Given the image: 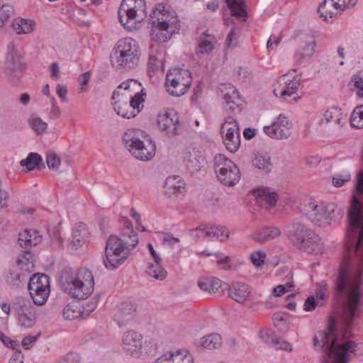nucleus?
Masks as SVG:
<instances>
[{"instance_id":"obj_1","label":"nucleus","mask_w":363,"mask_h":363,"mask_svg":"<svg viewBox=\"0 0 363 363\" xmlns=\"http://www.w3.org/2000/svg\"><path fill=\"white\" fill-rule=\"evenodd\" d=\"M139 238L135 230L123 231L119 236L111 235L106 240L104 267L113 270L122 265L138 245Z\"/></svg>"},{"instance_id":"obj_2","label":"nucleus","mask_w":363,"mask_h":363,"mask_svg":"<svg viewBox=\"0 0 363 363\" xmlns=\"http://www.w3.org/2000/svg\"><path fill=\"white\" fill-rule=\"evenodd\" d=\"M298 213L314 225L325 227L344 215L343 209L335 203L324 205L309 196L301 199L297 206Z\"/></svg>"},{"instance_id":"obj_3","label":"nucleus","mask_w":363,"mask_h":363,"mask_svg":"<svg viewBox=\"0 0 363 363\" xmlns=\"http://www.w3.org/2000/svg\"><path fill=\"white\" fill-rule=\"evenodd\" d=\"M60 281L64 291L79 300L87 298L94 289L92 272L85 268L77 272L71 268L64 269L61 273Z\"/></svg>"},{"instance_id":"obj_4","label":"nucleus","mask_w":363,"mask_h":363,"mask_svg":"<svg viewBox=\"0 0 363 363\" xmlns=\"http://www.w3.org/2000/svg\"><path fill=\"white\" fill-rule=\"evenodd\" d=\"M286 235L296 247L307 253L318 255L323 252L320 238L299 221H294L286 226Z\"/></svg>"},{"instance_id":"obj_5","label":"nucleus","mask_w":363,"mask_h":363,"mask_svg":"<svg viewBox=\"0 0 363 363\" xmlns=\"http://www.w3.org/2000/svg\"><path fill=\"white\" fill-rule=\"evenodd\" d=\"M141 55L139 45L131 38L118 40L113 48L110 59L116 69L130 70L138 66Z\"/></svg>"},{"instance_id":"obj_6","label":"nucleus","mask_w":363,"mask_h":363,"mask_svg":"<svg viewBox=\"0 0 363 363\" xmlns=\"http://www.w3.org/2000/svg\"><path fill=\"white\" fill-rule=\"evenodd\" d=\"M151 35L159 42H166L179 29V21L174 11H170L163 4L156 6L152 12Z\"/></svg>"},{"instance_id":"obj_7","label":"nucleus","mask_w":363,"mask_h":363,"mask_svg":"<svg viewBox=\"0 0 363 363\" xmlns=\"http://www.w3.org/2000/svg\"><path fill=\"white\" fill-rule=\"evenodd\" d=\"M123 143L137 160L149 161L155 155L156 147L152 139L139 129H128L123 135Z\"/></svg>"},{"instance_id":"obj_8","label":"nucleus","mask_w":363,"mask_h":363,"mask_svg":"<svg viewBox=\"0 0 363 363\" xmlns=\"http://www.w3.org/2000/svg\"><path fill=\"white\" fill-rule=\"evenodd\" d=\"M118 19L123 28L129 31L136 29L138 23L146 17L145 0H123L118 9Z\"/></svg>"},{"instance_id":"obj_9","label":"nucleus","mask_w":363,"mask_h":363,"mask_svg":"<svg viewBox=\"0 0 363 363\" xmlns=\"http://www.w3.org/2000/svg\"><path fill=\"white\" fill-rule=\"evenodd\" d=\"M214 170L218 180L225 186H233L240 181L239 169L224 155L218 154L214 157Z\"/></svg>"},{"instance_id":"obj_10","label":"nucleus","mask_w":363,"mask_h":363,"mask_svg":"<svg viewBox=\"0 0 363 363\" xmlns=\"http://www.w3.org/2000/svg\"><path fill=\"white\" fill-rule=\"evenodd\" d=\"M191 82V75L188 69L173 68L167 73V90L174 96H180L185 94L189 89Z\"/></svg>"},{"instance_id":"obj_11","label":"nucleus","mask_w":363,"mask_h":363,"mask_svg":"<svg viewBox=\"0 0 363 363\" xmlns=\"http://www.w3.org/2000/svg\"><path fill=\"white\" fill-rule=\"evenodd\" d=\"M28 289L34 304L44 305L50 294V277L45 274H35L30 278Z\"/></svg>"},{"instance_id":"obj_12","label":"nucleus","mask_w":363,"mask_h":363,"mask_svg":"<svg viewBox=\"0 0 363 363\" xmlns=\"http://www.w3.org/2000/svg\"><path fill=\"white\" fill-rule=\"evenodd\" d=\"M145 89L141 83L136 79H129L123 82L113 91L112 100L119 96L128 97V99H132V103H135L137 107L138 104H143L145 102Z\"/></svg>"},{"instance_id":"obj_13","label":"nucleus","mask_w":363,"mask_h":363,"mask_svg":"<svg viewBox=\"0 0 363 363\" xmlns=\"http://www.w3.org/2000/svg\"><path fill=\"white\" fill-rule=\"evenodd\" d=\"M38 232L35 231L33 238L30 234L29 231L25 230L23 233L18 235V243L22 248L25 250V255L19 259L18 265L22 272H31L34 269V263L30 259H32V255L29 250L33 245H36L41 241V236L38 235Z\"/></svg>"},{"instance_id":"obj_14","label":"nucleus","mask_w":363,"mask_h":363,"mask_svg":"<svg viewBox=\"0 0 363 363\" xmlns=\"http://www.w3.org/2000/svg\"><path fill=\"white\" fill-rule=\"evenodd\" d=\"M220 133L225 147L230 152H235L240 145V133L238 123L228 116L221 125Z\"/></svg>"},{"instance_id":"obj_15","label":"nucleus","mask_w":363,"mask_h":363,"mask_svg":"<svg viewBox=\"0 0 363 363\" xmlns=\"http://www.w3.org/2000/svg\"><path fill=\"white\" fill-rule=\"evenodd\" d=\"M302 83L301 75H296L291 79L289 73H287L278 79L274 85L273 92L276 96L286 100L297 92Z\"/></svg>"},{"instance_id":"obj_16","label":"nucleus","mask_w":363,"mask_h":363,"mask_svg":"<svg viewBox=\"0 0 363 363\" xmlns=\"http://www.w3.org/2000/svg\"><path fill=\"white\" fill-rule=\"evenodd\" d=\"M157 123L160 130L169 137L181 135L184 131L183 124L174 111L159 114Z\"/></svg>"},{"instance_id":"obj_17","label":"nucleus","mask_w":363,"mask_h":363,"mask_svg":"<svg viewBox=\"0 0 363 363\" xmlns=\"http://www.w3.org/2000/svg\"><path fill=\"white\" fill-rule=\"evenodd\" d=\"M291 123L284 115L280 114L271 125L264 126L263 130L266 135L272 139L283 140L290 137Z\"/></svg>"},{"instance_id":"obj_18","label":"nucleus","mask_w":363,"mask_h":363,"mask_svg":"<svg viewBox=\"0 0 363 363\" xmlns=\"http://www.w3.org/2000/svg\"><path fill=\"white\" fill-rule=\"evenodd\" d=\"M31 303L29 300L18 297L13 303V308L18 315L19 324L24 328H30L35 323V316L30 311Z\"/></svg>"},{"instance_id":"obj_19","label":"nucleus","mask_w":363,"mask_h":363,"mask_svg":"<svg viewBox=\"0 0 363 363\" xmlns=\"http://www.w3.org/2000/svg\"><path fill=\"white\" fill-rule=\"evenodd\" d=\"M122 345L126 352L132 357H138L142 353L143 336L135 330H128L123 334Z\"/></svg>"},{"instance_id":"obj_20","label":"nucleus","mask_w":363,"mask_h":363,"mask_svg":"<svg viewBox=\"0 0 363 363\" xmlns=\"http://www.w3.org/2000/svg\"><path fill=\"white\" fill-rule=\"evenodd\" d=\"M113 108L118 115L125 118H130L135 117L140 111V106L143 104H138L136 107L135 103H132V99L128 97L119 96L114 100Z\"/></svg>"},{"instance_id":"obj_21","label":"nucleus","mask_w":363,"mask_h":363,"mask_svg":"<svg viewBox=\"0 0 363 363\" xmlns=\"http://www.w3.org/2000/svg\"><path fill=\"white\" fill-rule=\"evenodd\" d=\"M205 162L202 151L196 147H187L184 152V162L191 174L198 172Z\"/></svg>"},{"instance_id":"obj_22","label":"nucleus","mask_w":363,"mask_h":363,"mask_svg":"<svg viewBox=\"0 0 363 363\" xmlns=\"http://www.w3.org/2000/svg\"><path fill=\"white\" fill-rule=\"evenodd\" d=\"M316 43L313 36L306 35L301 41L300 48L294 54L296 64L301 65L311 59L315 50Z\"/></svg>"},{"instance_id":"obj_23","label":"nucleus","mask_w":363,"mask_h":363,"mask_svg":"<svg viewBox=\"0 0 363 363\" xmlns=\"http://www.w3.org/2000/svg\"><path fill=\"white\" fill-rule=\"evenodd\" d=\"M193 355L185 350L167 351L159 357L155 363H194Z\"/></svg>"},{"instance_id":"obj_24","label":"nucleus","mask_w":363,"mask_h":363,"mask_svg":"<svg viewBox=\"0 0 363 363\" xmlns=\"http://www.w3.org/2000/svg\"><path fill=\"white\" fill-rule=\"evenodd\" d=\"M221 92L223 93V98L228 106V109L233 113H240L242 108L240 96L238 90L231 84H223L220 87Z\"/></svg>"},{"instance_id":"obj_25","label":"nucleus","mask_w":363,"mask_h":363,"mask_svg":"<svg viewBox=\"0 0 363 363\" xmlns=\"http://www.w3.org/2000/svg\"><path fill=\"white\" fill-rule=\"evenodd\" d=\"M227 289L229 297L240 304H244L251 294L250 286L242 282H233Z\"/></svg>"},{"instance_id":"obj_26","label":"nucleus","mask_w":363,"mask_h":363,"mask_svg":"<svg viewBox=\"0 0 363 363\" xmlns=\"http://www.w3.org/2000/svg\"><path fill=\"white\" fill-rule=\"evenodd\" d=\"M6 57V69L11 72H16L22 69L25 63L18 50L15 48L13 43H10L7 48Z\"/></svg>"},{"instance_id":"obj_27","label":"nucleus","mask_w":363,"mask_h":363,"mask_svg":"<svg viewBox=\"0 0 363 363\" xmlns=\"http://www.w3.org/2000/svg\"><path fill=\"white\" fill-rule=\"evenodd\" d=\"M345 0H325L318 7V11L320 17L328 21V17L332 18L337 14V10H343Z\"/></svg>"},{"instance_id":"obj_28","label":"nucleus","mask_w":363,"mask_h":363,"mask_svg":"<svg viewBox=\"0 0 363 363\" xmlns=\"http://www.w3.org/2000/svg\"><path fill=\"white\" fill-rule=\"evenodd\" d=\"M136 312V306L132 302L123 303L115 315V320L120 327L127 325L133 320Z\"/></svg>"},{"instance_id":"obj_29","label":"nucleus","mask_w":363,"mask_h":363,"mask_svg":"<svg viewBox=\"0 0 363 363\" xmlns=\"http://www.w3.org/2000/svg\"><path fill=\"white\" fill-rule=\"evenodd\" d=\"M257 203L264 208L274 206L277 201V194L267 188L257 189L254 191Z\"/></svg>"},{"instance_id":"obj_30","label":"nucleus","mask_w":363,"mask_h":363,"mask_svg":"<svg viewBox=\"0 0 363 363\" xmlns=\"http://www.w3.org/2000/svg\"><path fill=\"white\" fill-rule=\"evenodd\" d=\"M261 338L267 343L272 344L277 350L291 351V345L285 340L279 337L274 331L267 330L261 332Z\"/></svg>"},{"instance_id":"obj_31","label":"nucleus","mask_w":363,"mask_h":363,"mask_svg":"<svg viewBox=\"0 0 363 363\" xmlns=\"http://www.w3.org/2000/svg\"><path fill=\"white\" fill-rule=\"evenodd\" d=\"M88 235L89 230L86 225L84 223H79L76 226L73 231L71 247L74 250L78 249L79 247L85 243Z\"/></svg>"},{"instance_id":"obj_32","label":"nucleus","mask_w":363,"mask_h":363,"mask_svg":"<svg viewBox=\"0 0 363 363\" xmlns=\"http://www.w3.org/2000/svg\"><path fill=\"white\" fill-rule=\"evenodd\" d=\"M195 344L196 347H201L208 350L218 349L222 344V338L219 334L212 333L202 337Z\"/></svg>"},{"instance_id":"obj_33","label":"nucleus","mask_w":363,"mask_h":363,"mask_svg":"<svg viewBox=\"0 0 363 363\" xmlns=\"http://www.w3.org/2000/svg\"><path fill=\"white\" fill-rule=\"evenodd\" d=\"M280 234L281 231L279 228L270 227L255 232L252 235V238L258 242H264L278 238Z\"/></svg>"},{"instance_id":"obj_34","label":"nucleus","mask_w":363,"mask_h":363,"mask_svg":"<svg viewBox=\"0 0 363 363\" xmlns=\"http://www.w3.org/2000/svg\"><path fill=\"white\" fill-rule=\"evenodd\" d=\"M202 233H205V238L210 240H220L223 241L226 240L229 235L224 226H208L205 227L204 230H199Z\"/></svg>"},{"instance_id":"obj_35","label":"nucleus","mask_w":363,"mask_h":363,"mask_svg":"<svg viewBox=\"0 0 363 363\" xmlns=\"http://www.w3.org/2000/svg\"><path fill=\"white\" fill-rule=\"evenodd\" d=\"M184 191V184L177 180V177H168L164 185V191L169 197L179 194H183Z\"/></svg>"},{"instance_id":"obj_36","label":"nucleus","mask_w":363,"mask_h":363,"mask_svg":"<svg viewBox=\"0 0 363 363\" xmlns=\"http://www.w3.org/2000/svg\"><path fill=\"white\" fill-rule=\"evenodd\" d=\"M225 2L230 9L232 16L238 18H242L243 21L246 20L247 14L243 0H225Z\"/></svg>"},{"instance_id":"obj_37","label":"nucleus","mask_w":363,"mask_h":363,"mask_svg":"<svg viewBox=\"0 0 363 363\" xmlns=\"http://www.w3.org/2000/svg\"><path fill=\"white\" fill-rule=\"evenodd\" d=\"M213 37L206 33H203L202 36H200L198 40V45L196 50V53L199 54H208L213 49L212 40Z\"/></svg>"},{"instance_id":"obj_38","label":"nucleus","mask_w":363,"mask_h":363,"mask_svg":"<svg viewBox=\"0 0 363 363\" xmlns=\"http://www.w3.org/2000/svg\"><path fill=\"white\" fill-rule=\"evenodd\" d=\"M35 23L30 20L16 18L12 23V27L16 34H27L33 31Z\"/></svg>"},{"instance_id":"obj_39","label":"nucleus","mask_w":363,"mask_h":363,"mask_svg":"<svg viewBox=\"0 0 363 363\" xmlns=\"http://www.w3.org/2000/svg\"><path fill=\"white\" fill-rule=\"evenodd\" d=\"M342 118V113L341 112V109L337 107H331L325 111L321 121L322 122L325 121L326 123H331L340 125Z\"/></svg>"},{"instance_id":"obj_40","label":"nucleus","mask_w":363,"mask_h":363,"mask_svg":"<svg viewBox=\"0 0 363 363\" xmlns=\"http://www.w3.org/2000/svg\"><path fill=\"white\" fill-rule=\"evenodd\" d=\"M350 90L356 91L359 97H363V71L354 74L348 84Z\"/></svg>"},{"instance_id":"obj_41","label":"nucleus","mask_w":363,"mask_h":363,"mask_svg":"<svg viewBox=\"0 0 363 363\" xmlns=\"http://www.w3.org/2000/svg\"><path fill=\"white\" fill-rule=\"evenodd\" d=\"M162 262L150 263L147 266V273L150 277L156 279L163 280L167 277L166 270L161 266Z\"/></svg>"},{"instance_id":"obj_42","label":"nucleus","mask_w":363,"mask_h":363,"mask_svg":"<svg viewBox=\"0 0 363 363\" xmlns=\"http://www.w3.org/2000/svg\"><path fill=\"white\" fill-rule=\"evenodd\" d=\"M4 277L6 284L11 289L18 288L21 284L24 281L23 276L16 271L6 272Z\"/></svg>"},{"instance_id":"obj_43","label":"nucleus","mask_w":363,"mask_h":363,"mask_svg":"<svg viewBox=\"0 0 363 363\" xmlns=\"http://www.w3.org/2000/svg\"><path fill=\"white\" fill-rule=\"evenodd\" d=\"M42 162V158L38 153L30 152L27 157L21 160V167H25L27 171L33 170Z\"/></svg>"},{"instance_id":"obj_44","label":"nucleus","mask_w":363,"mask_h":363,"mask_svg":"<svg viewBox=\"0 0 363 363\" xmlns=\"http://www.w3.org/2000/svg\"><path fill=\"white\" fill-rule=\"evenodd\" d=\"M252 162L255 168L263 171L264 173L271 171L272 163L270 157L268 156L257 155Z\"/></svg>"},{"instance_id":"obj_45","label":"nucleus","mask_w":363,"mask_h":363,"mask_svg":"<svg viewBox=\"0 0 363 363\" xmlns=\"http://www.w3.org/2000/svg\"><path fill=\"white\" fill-rule=\"evenodd\" d=\"M28 122L32 129L38 135L43 134L48 128L47 123L39 117L30 118Z\"/></svg>"},{"instance_id":"obj_46","label":"nucleus","mask_w":363,"mask_h":363,"mask_svg":"<svg viewBox=\"0 0 363 363\" xmlns=\"http://www.w3.org/2000/svg\"><path fill=\"white\" fill-rule=\"evenodd\" d=\"M13 15V8L11 5H3L0 9V28H2Z\"/></svg>"},{"instance_id":"obj_47","label":"nucleus","mask_w":363,"mask_h":363,"mask_svg":"<svg viewBox=\"0 0 363 363\" xmlns=\"http://www.w3.org/2000/svg\"><path fill=\"white\" fill-rule=\"evenodd\" d=\"M274 325L279 330L285 332L288 329V321L286 318V314L283 313H277L273 316Z\"/></svg>"},{"instance_id":"obj_48","label":"nucleus","mask_w":363,"mask_h":363,"mask_svg":"<svg viewBox=\"0 0 363 363\" xmlns=\"http://www.w3.org/2000/svg\"><path fill=\"white\" fill-rule=\"evenodd\" d=\"M351 179V174L347 172L337 173L333 175L332 178V184L335 187H342L345 183Z\"/></svg>"},{"instance_id":"obj_49","label":"nucleus","mask_w":363,"mask_h":363,"mask_svg":"<svg viewBox=\"0 0 363 363\" xmlns=\"http://www.w3.org/2000/svg\"><path fill=\"white\" fill-rule=\"evenodd\" d=\"M351 124L352 126L360 128L363 127V107H357L351 116Z\"/></svg>"},{"instance_id":"obj_50","label":"nucleus","mask_w":363,"mask_h":363,"mask_svg":"<svg viewBox=\"0 0 363 363\" xmlns=\"http://www.w3.org/2000/svg\"><path fill=\"white\" fill-rule=\"evenodd\" d=\"M63 316L67 320H73L79 317L83 318L82 311L75 306L67 305L63 310Z\"/></svg>"},{"instance_id":"obj_51","label":"nucleus","mask_w":363,"mask_h":363,"mask_svg":"<svg viewBox=\"0 0 363 363\" xmlns=\"http://www.w3.org/2000/svg\"><path fill=\"white\" fill-rule=\"evenodd\" d=\"M46 162L49 169L57 170L60 165V159L54 152L47 153Z\"/></svg>"},{"instance_id":"obj_52","label":"nucleus","mask_w":363,"mask_h":363,"mask_svg":"<svg viewBox=\"0 0 363 363\" xmlns=\"http://www.w3.org/2000/svg\"><path fill=\"white\" fill-rule=\"evenodd\" d=\"M251 261L252 264L257 268H261L266 258V254L262 250L254 252L251 256Z\"/></svg>"},{"instance_id":"obj_53","label":"nucleus","mask_w":363,"mask_h":363,"mask_svg":"<svg viewBox=\"0 0 363 363\" xmlns=\"http://www.w3.org/2000/svg\"><path fill=\"white\" fill-rule=\"evenodd\" d=\"M9 200V193L4 188L1 180L0 179V211L8 206Z\"/></svg>"},{"instance_id":"obj_54","label":"nucleus","mask_w":363,"mask_h":363,"mask_svg":"<svg viewBox=\"0 0 363 363\" xmlns=\"http://www.w3.org/2000/svg\"><path fill=\"white\" fill-rule=\"evenodd\" d=\"M239 34L240 31L236 28H233L230 30L226 38V42L228 48H233L237 45Z\"/></svg>"},{"instance_id":"obj_55","label":"nucleus","mask_w":363,"mask_h":363,"mask_svg":"<svg viewBox=\"0 0 363 363\" xmlns=\"http://www.w3.org/2000/svg\"><path fill=\"white\" fill-rule=\"evenodd\" d=\"M228 284L221 281L218 278L212 277L211 278V294H215L218 291V290L223 287L227 289Z\"/></svg>"},{"instance_id":"obj_56","label":"nucleus","mask_w":363,"mask_h":363,"mask_svg":"<svg viewBox=\"0 0 363 363\" xmlns=\"http://www.w3.org/2000/svg\"><path fill=\"white\" fill-rule=\"evenodd\" d=\"M198 286L201 290L211 294V278H203L198 281Z\"/></svg>"},{"instance_id":"obj_57","label":"nucleus","mask_w":363,"mask_h":363,"mask_svg":"<svg viewBox=\"0 0 363 363\" xmlns=\"http://www.w3.org/2000/svg\"><path fill=\"white\" fill-rule=\"evenodd\" d=\"M40 334L36 336L28 335L25 337L22 340V346L25 350H29L34 344V342L39 337Z\"/></svg>"},{"instance_id":"obj_58","label":"nucleus","mask_w":363,"mask_h":363,"mask_svg":"<svg viewBox=\"0 0 363 363\" xmlns=\"http://www.w3.org/2000/svg\"><path fill=\"white\" fill-rule=\"evenodd\" d=\"M56 93L57 94V96L60 98L61 101L62 102H67V89L66 87V86L63 85V84H58L56 86Z\"/></svg>"},{"instance_id":"obj_59","label":"nucleus","mask_w":363,"mask_h":363,"mask_svg":"<svg viewBox=\"0 0 363 363\" xmlns=\"http://www.w3.org/2000/svg\"><path fill=\"white\" fill-rule=\"evenodd\" d=\"M316 301L314 298V296H311L308 297L304 303V308L303 309L306 311H312L315 309L316 306Z\"/></svg>"},{"instance_id":"obj_60","label":"nucleus","mask_w":363,"mask_h":363,"mask_svg":"<svg viewBox=\"0 0 363 363\" xmlns=\"http://www.w3.org/2000/svg\"><path fill=\"white\" fill-rule=\"evenodd\" d=\"M60 363H79V356L77 353H69Z\"/></svg>"},{"instance_id":"obj_61","label":"nucleus","mask_w":363,"mask_h":363,"mask_svg":"<svg viewBox=\"0 0 363 363\" xmlns=\"http://www.w3.org/2000/svg\"><path fill=\"white\" fill-rule=\"evenodd\" d=\"M50 77L55 80L59 79L60 77V68L57 62H53L50 65Z\"/></svg>"},{"instance_id":"obj_62","label":"nucleus","mask_w":363,"mask_h":363,"mask_svg":"<svg viewBox=\"0 0 363 363\" xmlns=\"http://www.w3.org/2000/svg\"><path fill=\"white\" fill-rule=\"evenodd\" d=\"M163 242L167 245L172 246L179 243L180 240L179 238L173 237L172 234L166 233L164 237Z\"/></svg>"},{"instance_id":"obj_63","label":"nucleus","mask_w":363,"mask_h":363,"mask_svg":"<svg viewBox=\"0 0 363 363\" xmlns=\"http://www.w3.org/2000/svg\"><path fill=\"white\" fill-rule=\"evenodd\" d=\"M24 356L21 351H16L10 358L9 363H23Z\"/></svg>"},{"instance_id":"obj_64","label":"nucleus","mask_w":363,"mask_h":363,"mask_svg":"<svg viewBox=\"0 0 363 363\" xmlns=\"http://www.w3.org/2000/svg\"><path fill=\"white\" fill-rule=\"evenodd\" d=\"M250 72L245 68L240 67L237 72V78L242 82L250 78Z\"/></svg>"}]
</instances>
